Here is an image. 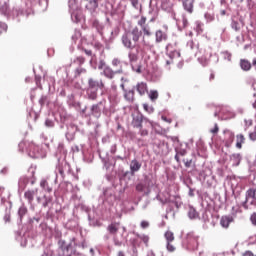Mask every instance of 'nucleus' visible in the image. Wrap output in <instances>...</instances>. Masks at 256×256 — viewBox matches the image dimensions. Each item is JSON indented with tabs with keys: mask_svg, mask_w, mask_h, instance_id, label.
Segmentation results:
<instances>
[{
	"mask_svg": "<svg viewBox=\"0 0 256 256\" xmlns=\"http://www.w3.org/2000/svg\"><path fill=\"white\" fill-rule=\"evenodd\" d=\"M137 25L139 27H134L132 30L125 32L121 37L122 45L125 49H129L128 52V59L129 63L131 65L132 71L134 73H138V75H141L143 73L141 64H137V61H139V51H133L135 49L137 43H139V40L142 38V45L146 49H153V42L147 40L145 37H151L153 35V32L151 31V26L147 23V17L141 16L140 19L137 21Z\"/></svg>",
	"mask_w": 256,
	"mask_h": 256,
	"instance_id": "1",
	"label": "nucleus"
},
{
	"mask_svg": "<svg viewBox=\"0 0 256 256\" xmlns=\"http://www.w3.org/2000/svg\"><path fill=\"white\" fill-rule=\"evenodd\" d=\"M55 175L56 178L54 180V183H57V178L59 177V175L63 179H67V177H69L70 179H74L75 181L79 179V177L75 175V173H73V169H71V164H69V162H67V160L65 159H58V163L55 169Z\"/></svg>",
	"mask_w": 256,
	"mask_h": 256,
	"instance_id": "2",
	"label": "nucleus"
},
{
	"mask_svg": "<svg viewBox=\"0 0 256 256\" xmlns=\"http://www.w3.org/2000/svg\"><path fill=\"white\" fill-rule=\"evenodd\" d=\"M99 89H105V82L103 80H97L93 77L88 78V85L86 95L90 101H97L99 97Z\"/></svg>",
	"mask_w": 256,
	"mask_h": 256,
	"instance_id": "3",
	"label": "nucleus"
},
{
	"mask_svg": "<svg viewBox=\"0 0 256 256\" xmlns=\"http://www.w3.org/2000/svg\"><path fill=\"white\" fill-rule=\"evenodd\" d=\"M1 13L4 15V17H7V19H15V17H21V15H26V17H29L31 15V8H23V7H15L13 10L9 9V4L7 2H4V5L1 8Z\"/></svg>",
	"mask_w": 256,
	"mask_h": 256,
	"instance_id": "4",
	"label": "nucleus"
},
{
	"mask_svg": "<svg viewBox=\"0 0 256 256\" xmlns=\"http://www.w3.org/2000/svg\"><path fill=\"white\" fill-rule=\"evenodd\" d=\"M200 236L195 232H188L182 239V247L187 251H197L199 249Z\"/></svg>",
	"mask_w": 256,
	"mask_h": 256,
	"instance_id": "5",
	"label": "nucleus"
},
{
	"mask_svg": "<svg viewBox=\"0 0 256 256\" xmlns=\"http://www.w3.org/2000/svg\"><path fill=\"white\" fill-rule=\"evenodd\" d=\"M73 242H75V238H72L69 244L65 243V240L59 241L58 248V256H79L81 253L77 252L75 248H73Z\"/></svg>",
	"mask_w": 256,
	"mask_h": 256,
	"instance_id": "6",
	"label": "nucleus"
},
{
	"mask_svg": "<svg viewBox=\"0 0 256 256\" xmlns=\"http://www.w3.org/2000/svg\"><path fill=\"white\" fill-rule=\"evenodd\" d=\"M106 105H107V100L105 99H102L98 103L93 104L90 107V115L92 117H95L96 119H99V117H101L102 111H105Z\"/></svg>",
	"mask_w": 256,
	"mask_h": 256,
	"instance_id": "7",
	"label": "nucleus"
},
{
	"mask_svg": "<svg viewBox=\"0 0 256 256\" xmlns=\"http://www.w3.org/2000/svg\"><path fill=\"white\" fill-rule=\"evenodd\" d=\"M143 121H146V123H149V125H152L151 121L149 119L145 118L141 112H135L132 113V122L131 125L135 129L141 128L143 126Z\"/></svg>",
	"mask_w": 256,
	"mask_h": 256,
	"instance_id": "8",
	"label": "nucleus"
},
{
	"mask_svg": "<svg viewBox=\"0 0 256 256\" xmlns=\"http://www.w3.org/2000/svg\"><path fill=\"white\" fill-rule=\"evenodd\" d=\"M28 155L32 157V159H40V157H45V151L41 146L31 143L29 146Z\"/></svg>",
	"mask_w": 256,
	"mask_h": 256,
	"instance_id": "9",
	"label": "nucleus"
},
{
	"mask_svg": "<svg viewBox=\"0 0 256 256\" xmlns=\"http://www.w3.org/2000/svg\"><path fill=\"white\" fill-rule=\"evenodd\" d=\"M59 191L61 195H65V193H79V187L73 186L70 182L63 181L59 184Z\"/></svg>",
	"mask_w": 256,
	"mask_h": 256,
	"instance_id": "10",
	"label": "nucleus"
},
{
	"mask_svg": "<svg viewBox=\"0 0 256 256\" xmlns=\"http://www.w3.org/2000/svg\"><path fill=\"white\" fill-rule=\"evenodd\" d=\"M164 29L165 31L161 29L156 30L155 32L156 43H163V41H167V39H169V34L167 33V30L169 29V27H167V25H164Z\"/></svg>",
	"mask_w": 256,
	"mask_h": 256,
	"instance_id": "11",
	"label": "nucleus"
},
{
	"mask_svg": "<svg viewBox=\"0 0 256 256\" xmlns=\"http://www.w3.org/2000/svg\"><path fill=\"white\" fill-rule=\"evenodd\" d=\"M171 17L172 19H174V21H177L179 31H183V29H187V27H189V20L187 19V16L185 14L182 15L181 21H178L175 12L171 13Z\"/></svg>",
	"mask_w": 256,
	"mask_h": 256,
	"instance_id": "12",
	"label": "nucleus"
},
{
	"mask_svg": "<svg viewBox=\"0 0 256 256\" xmlns=\"http://www.w3.org/2000/svg\"><path fill=\"white\" fill-rule=\"evenodd\" d=\"M166 55L169 57V59H177L181 57V52L177 50L174 44H168L166 46Z\"/></svg>",
	"mask_w": 256,
	"mask_h": 256,
	"instance_id": "13",
	"label": "nucleus"
},
{
	"mask_svg": "<svg viewBox=\"0 0 256 256\" xmlns=\"http://www.w3.org/2000/svg\"><path fill=\"white\" fill-rule=\"evenodd\" d=\"M224 134V145L225 147H231L233 145V141H235V133L229 129H225L223 131Z\"/></svg>",
	"mask_w": 256,
	"mask_h": 256,
	"instance_id": "14",
	"label": "nucleus"
},
{
	"mask_svg": "<svg viewBox=\"0 0 256 256\" xmlns=\"http://www.w3.org/2000/svg\"><path fill=\"white\" fill-rule=\"evenodd\" d=\"M117 73H123L122 70L120 71H115L113 70V68H111L110 66H106L102 72L100 73V75H103L104 77H106V79H114L115 75H117Z\"/></svg>",
	"mask_w": 256,
	"mask_h": 256,
	"instance_id": "15",
	"label": "nucleus"
},
{
	"mask_svg": "<svg viewBox=\"0 0 256 256\" xmlns=\"http://www.w3.org/2000/svg\"><path fill=\"white\" fill-rule=\"evenodd\" d=\"M182 7L186 13L189 15H193V11H195V1L194 0H183Z\"/></svg>",
	"mask_w": 256,
	"mask_h": 256,
	"instance_id": "16",
	"label": "nucleus"
},
{
	"mask_svg": "<svg viewBox=\"0 0 256 256\" xmlns=\"http://www.w3.org/2000/svg\"><path fill=\"white\" fill-rule=\"evenodd\" d=\"M243 161V156L239 153H234L229 156V162L232 167H239Z\"/></svg>",
	"mask_w": 256,
	"mask_h": 256,
	"instance_id": "17",
	"label": "nucleus"
},
{
	"mask_svg": "<svg viewBox=\"0 0 256 256\" xmlns=\"http://www.w3.org/2000/svg\"><path fill=\"white\" fill-rule=\"evenodd\" d=\"M77 132V127L75 124H69L67 126L66 139L67 141H73L75 139V133Z\"/></svg>",
	"mask_w": 256,
	"mask_h": 256,
	"instance_id": "18",
	"label": "nucleus"
},
{
	"mask_svg": "<svg viewBox=\"0 0 256 256\" xmlns=\"http://www.w3.org/2000/svg\"><path fill=\"white\" fill-rule=\"evenodd\" d=\"M134 89H136L137 93L143 97V95H145V93H148L149 88L147 86V83L145 82H138L136 84V86L134 87Z\"/></svg>",
	"mask_w": 256,
	"mask_h": 256,
	"instance_id": "19",
	"label": "nucleus"
},
{
	"mask_svg": "<svg viewBox=\"0 0 256 256\" xmlns=\"http://www.w3.org/2000/svg\"><path fill=\"white\" fill-rule=\"evenodd\" d=\"M142 165L143 164L141 162H139V160L133 159L130 162V173H131V175H135L137 172H139L141 170Z\"/></svg>",
	"mask_w": 256,
	"mask_h": 256,
	"instance_id": "20",
	"label": "nucleus"
},
{
	"mask_svg": "<svg viewBox=\"0 0 256 256\" xmlns=\"http://www.w3.org/2000/svg\"><path fill=\"white\" fill-rule=\"evenodd\" d=\"M231 223H233V216H222L220 218V225L223 229H229Z\"/></svg>",
	"mask_w": 256,
	"mask_h": 256,
	"instance_id": "21",
	"label": "nucleus"
},
{
	"mask_svg": "<svg viewBox=\"0 0 256 256\" xmlns=\"http://www.w3.org/2000/svg\"><path fill=\"white\" fill-rule=\"evenodd\" d=\"M230 26H231V29H233L234 31H236V33H238V31H241V29H243V20L232 18Z\"/></svg>",
	"mask_w": 256,
	"mask_h": 256,
	"instance_id": "22",
	"label": "nucleus"
},
{
	"mask_svg": "<svg viewBox=\"0 0 256 256\" xmlns=\"http://www.w3.org/2000/svg\"><path fill=\"white\" fill-rule=\"evenodd\" d=\"M124 99L127 101V103H135V90H125Z\"/></svg>",
	"mask_w": 256,
	"mask_h": 256,
	"instance_id": "23",
	"label": "nucleus"
},
{
	"mask_svg": "<svg viewBox=\"0 0 256 256\" xmlns=\"http://www.w3.org/2000/svg\"><path fill=\"white\" fill-rule=\"evenodd\" d=\"M121 224L119 222H112L107 226V231L110 235H117V231H119Z\"/></svg>",
	"mask_w": 256,
	"mask_h": 256,
	"instance_id": "24",
	"label": "nucleus"
},
{
	"mask_svg": "<svg viewBox=\"0 0 256 256\" xmlns=\"http://www.w3.org/2000/svg\"><path fill=\"white\" fill-rule=\"evenodd\" d=\"M37 189L35 190H28L24 193V198L27 199L29 205H31L35 199V196L37 195Z\"/></svg>",
	"mask_w": 256,
	"mask_h": 256,
	"instance_id": "25",
	"label": "nucleus"
},
{
	"mask_svg": "<svg viewBox=\"0 0 256 256\" xmlns=\"http://www.w3.org/2000/svg\"><path fill=\"white\" fill-rule=\"evenodd\" d=\"M239 65H240V69L245 72H248L252 69L251 61L247 59H240Z\"/></svg>",
	"mask_w": 256,
	"mask_h": 256,
	"instance_id": "26",
	"label": "nucleus"
},
{
	"mask_svg": "<svg viewBox=\"0 0 256 256\" xmlns=\"http://www.w3.org/2000/svg\"><path fill=\"white\" fill-rule=\"evenodd\" d=\"M97 7H99V0H90L86 5V9L92 14L97 11Z\"/></svg>",
	"mask_w": 256,
	"mask_h": 256,
	"instance_id": "27",
	"label": "nucleus"
},
{
	"mask_svg": "<svg viewBox=\"0 0 256 256\" xmlns=\"http://www.w3.org/2000/svg\"><path fill=\"white\" fill-rule=\"evenodd\" d=\"M245 135L242 133L236 135V149H243V145H245Z\"/></svg>",
	"mask_w": 256,
	"mask_h": 256,
	"instance_id": "28",
	"label": "nucleus"
},
{
	"mask_svg": "<svg viewBox=\"0 0 256 256\" xmlns=\"http://www.w3.org/2000/svg\"><path fill=\"white\" fill-rule=\"evenodd\" d=\"M28 183H29V178L27 176L20 177L18 181L19 191H25V187H27Z\"/></svg>",
	"mask_w": 256,
	"mask_h": 256,
	"instance_id": "29",
	"label": "nucleus"
},
{
	"mask_svg": "<svg viewBox=\"0 0 256 256\" xmlns=\"http://www.w3.org/2000/svg\"><path fill=\"white\" fill-rule=\"evenodd\" d=\"M38 203H41L42 207H49L50 203L53 201V198L43 196V198H37Z\"/></svg>",
	"mask_w": 256,
	"mask_h": 256,
	"instance_id": "30",
	"label": "nucleus"
},
{
	"mask_svg": "<svg viewBox=\"0 0 256 256\" xmlns=\"http://www.w3.org/2000/svg\"><path fill=\"white\" fill-rule=\"evenodd\" d=\"M195 27H194V31L196 32L197 35H202L203 31H205V29L203 27H205V24H203V22L197 20L195 21Z\"/></svg>",
	"mask_w": 256,
	"mask_h": 256,
	"instance_id": "31",
	"label": "nucleus"
},
{
	"mask_svg": "<svg viewBox=\"0 0 256 256\" xmlns=\"http://www.w3.org/2000/svg\"><path fill=\"white\" fill-rule=\"evenodd\" d=\"M92 26L100 35H103V29H105L103 23L99 22V20H93Z\"/></svg>",
	"mask_w": 256,
	"mask_h": 256,
	"instance_id": "32",
	"label": "nucleus"
},
{
	"mask_svg": "<svg viewBox=\"0 0 256 256\" xmlns=\"http://www.w3.org/2000/svg\"><path fill=\"white\" fill-rule=\"evenodd\" d=\"M186 47L190 49V51H192L193 53H197V51H199V44L195 43V41L193 40H189L186 43Z\"/></svg>",
	"mask_w": 256,
	"mask_h": 256,
	"instance_id": "33",
	"label": "nucleus"
},
{
	"mask_svg": "<svg viewBox=\"0 0 256 256\" xmlns=\"http://www.w3.org/2000/svg\"><path fill=\"white\" fill-rule=\"evenodd\" d=\"M188 217L189 219H199V212L193 206H189Z\"/></svg>",
	"mask_w": 256,
	"mask_h": 256,
	"instance_id": "34",
	"label": "nucleus"
},
{
	"mask_svg": "<svg viewBox=\"0 0 256 256\" xmlns=\"http://www.w3.org/2000/svg\"><path fill=\"white\" fill-rule=\"evenodd\" d=\"M40 187L44 190L47 191V193H51L53 191V187L49 186V182H47L46 179H42L40 181Z\"/></svg>",
	"mask_w": 256,
	"mask_h": 256,
	"instance_id": "35",
	"label": "nucleus"
},
{
	"mask_svg": "<svg viewBox=\"0 0 256 256\" xmlns=\"http://www.w3.org/2000/svg\"><path fill=\"white\" fill-rule=\"evenodd\" d=\"M164 237H165L166 243H173V241H175V234L170 230L165 232Z\"/></svg>",
	"mask_w": 256,
	"mask_h": 256,
	"instance_id": "36",
	"label": "nucleus"
},
{
	"mask_svg": "<svg viewBox=\"0 0 256 256\" xmlns=\"http://www.w3.org/2000/svg\"><path fill=\"white\" fill-rule=\"evenodd\" d=\"M146 189H149V186L145 182H140L136 185V191H138V193H144Z\"/></svg>",
	"mask_w": 256,
	"mask_h": 256,
	"instance_id": "37",
	"label": "nucleus"
},
{
	"mask_svg": "<svg viewBox=\"0 0 256 256\" xmlns=\"http://www.w3.org/2000/svg\"><path fill=\"white\" fill-rule=\"evenodd\" d=\"M9 207L6 208V214L4 215L3 220L5 223H11V203H8Z\"/></svg>",
	"mask_w": 256,
	"mask_h": 256,
	"instance_id": "38",
	"label": "nucleus"
},
{
	"mask_svg": "<svg viewBox=\"0 0 256 256\" xmlns=\"http://www.w3.org/2000/svg\"><path fill=\"white\" fill-rule=\"evenodd\" d=\"M161 7L164 9V11H171L173 4L169 0H163Z\"/></svg>",
	"mask_w": 256,
	"mask_h": 256,
	"instance_id": "39",
	"label": "nucleus"
},
{
	"mask_svg": "<svg viewBox=\"0 0 256 256\" xmlns=\"http://www.w3.org/2000/svg\"><path fill=\"white\" fill-rule=\"evenodd\" d=\"M148 97L151 101L155 102L159 99V92L157 90H150Z\"/></svg>",
	"mask_w": 256,
	"mask_h": 256,
	"instance_id": "40",
	"label": "nucleus"
},
{
	"mask_svg": "<svg viewBox=\"0 0 256 256\" xmlns=\"http://www.w3.org/2000/svg\"><path fill=\"white\" fill-rule=\"evenodd\" d=\"M27 211L28 210L25 204H22V206H20V208L18 209V216L20 217V220L23 219L25 215H27Z\"/></svg>",
	"mask_w": 256,
	"mask_h": 256,
	"instance_id": "41",
	"label": "nucleus"
},
{
	"mask_svg": "<svg viewBox=\"0 0 256 256\" xmlns=\"http://www.w3.org/2000/svg\"><path fill=\"white\" fill-rule=\"evenodd\" d=\"M121 29H119V26H116L111 31L110 41H113L116 37L119 36Z\"/></svg>",
	"mask_w": 256,
	"mask_h": 256,
	"instance_id": "42",
	"label": "nucleus"
},
{
	"mask_svg": "<svg viewBox=\"0 0 256 256\" xmlns=\"http://www.w3.org/2000/svg\"><path fill=\"white\" fill-rule=\"evenodd\" d=\"M71 19L74 23H79L81 21V15L73 10L71 12Z\"/></svg>",
	"mask_w": 256,
	"mask_h": 256,
	"instance_id": "43",
	"label": "nucleus"
},
{
	"mask_svg": "<svg viewBox=\"0 0 256 256\" xmlns=\"http://www.w3.org/2000/svg\"><path fill=\"white\" fill-rule=\"evenodd\" d=\"M204 19H205L206 22H208V23H213V21H215V14L206 12V13L204 14Z\"/></svg>",
	"mask_w": 256,
	"mask_h": 256,
	"instance_id": "44",
	"label": "nucleus"
},
{
	"mask_svg": "<svg viewBox=\"0 0 256 256\" xmlns=\"http://www.w3.org/2000/svg\"><path fill=\"white\" fill-rule=\"evenodd\" d=\"M138 239H141L146 247H149V235L145 234H138L137 235Z\"/></svg>",
	"mask_w": 256,
	"mask_h": 256,
	"instance_id": "45",
	"label": "nucleus"
},
{
	"mask_svg": "<svg viewBox=\"0 0 256 256\" xmlns=\"http://www.w3.org/2000/svg\"><path fill=\"white\" fill-rule=\"evenodd\" d=\"M221 55L225 61H231V59L233 57V54H231V52H229V51H222Z\"/></svg>",
	"mask_w": 256,
	"mask_h": 256,
	"instance_id": "46",
	"label": "nucleus"
},
{
	"mask_svg": "<svg viewBox=\"0 0 256 256\" xmlns=\"http://www.w3.org/2000/svg\"><path fill=\"white\" fill-rule=\"evenodd\" d=\"M166 249L168 253H175L177 248L173 245V242H166Z\"/></svg>",
	"mask_w": 256,
	"mask_h": 256,
	"instance_id": "47",
	"label": "nucleus"
},
{
	"mask_svg": "<svg viewBox=\"0 0 256 256\" xmlns=\"http://www.w3.org/2000/svg\"><path fill=\"white\" fill-rule=\"evenodd\" d=\"M39 105L41 107H45V105H49V98L47 96H41L39 99Z\"/></svg>",
	"mask_w": 256,
	"mask_h": 256,
	"instance_id": "48",
	"label": "nucleus"
},
{
	"mask_svg": "<svg viewBox=\"0 0 256 256\" xmlns=\"http://www.w3.org/2000/svg\"><path fill=\"white\" fill-rule=\"evenodd\" d=\"M175 153H177V155H179L180 157H185V155H187V150L183 149V148L176 147Z\"/></svg>",
	"mask_w": 256,
	"mask_h": 256,
	"instance_id": "49",
	"label": "nucleus"
},
{
	"mask_svg": "<svg viewBox=\"0 0 256 256\" xmlns=\"http://www.w3.org/2000/svg\"><path fill=\"white\" fill-rule=\"evenodd\" d=\"M78 39H81V31L75 30L74 35H72L73 43H77Z\"/></svg>",
	"mask_w": 256,
	"mask_h": 256,
	"instance_id": "50",
	"label": "nucleus"
},
{
	"mask_svg": "<svg viewBox=\"0 0 256 256\" xmlns=\"http://www.w3.org/2000/svg\"><path fill=\"white\" fill-rule=\"evenodd\" d=\"M87 73V69L83 68V67H78L76 70H75V77H79V75H83Z\"/></svg>",
	"mask_w": 256,
	"mask_h": 256,
	"instance_id": "51",
	"label": "nucleus"
},
{
	"mask_svg": "<svg viewBox=\"0 0 256 256\" xmlns=\"http://www.w3.org/2000/svg\"><path fill=\"white\" fill-rule=\"evenodd\" d=\"M68 6L71 11H75L77 9V1L76 0H69Z\"/></svg>",
	"mask_w": 256,
	"mask_h": 256,
	"instance_id": "52",
	"label": "nucleus"
},
{
	"mask_svg": "<svg viewBox=\"0 0 256 256\" xmlns=\"http://www.w3.org/2000/svg\"><path fill=\"white\" fill-rule=\"evenodd\" d=\"M55 252L51 248H45L41 256H54Z\"/></svg>",
	"mask_w": 256,
	"mask_h": 256,
	"instance_id": "53",
	"label": "nucleus"
},
{
	"mask_svg": "<svg viewBox=\"0 0 256 256\" xmlns=\"http://www.w3.org/2000/svg\"><path fill=\"white\" fill-rule=\"evenodd\" d=\"M74 63H76V65H83L85 63V57L83 56H78L76 57V59L74 60Z\"/></svg>",
	"mask_w": 256,
	"mask_h": 256,
	"instance_id": "54",
	"label": "nucleus"
},
{
	"mask_svg": "<svg viewBox=\"0 0 256 256\" xmlns=\"http://www.w3.org/2000/svg\"><path fill=\"white\" fill-rule=\"evenodd\" d=\"M105 67H108L107 63L103 59H100L98 62L99 71H103L105 69Z\"/></svg>",
	"mask_w": 256,
	"mask_h": 256,
	"instance_id": "55",
	"label": "nucleus"
},
{
	"mask_svg": "<svg viewBox=\"0 0 256 256\" xmlns=\"http://www.w3.org/2000/svg\"><path fill=\"white\" fill-rule=\"evenodd\" d=\"M198 61L203 65V67H207V65H209V58L200 57L198 58Z\"/></svg>",
	"mask_w": 256,
	"mask_h": 256,
	"instance_id": "56",
	"label": "nucleus"
},
{
	"mask_svg": "<svg viewBox=\"0 0 256 256\" xmlns=\"http://www.w3.org/2000/svg\"><path fill=\"white\" fill-rule=\"evenodd\" d=\"M139 129V135L141 137H147V135H149V130L143 128V126H141V128H138Z\"/></svg>",
	"mask_w": 256,
	"mask_h": 256,
	"instance_id": "57",
	"label": "nucleus"
},
{
	"mask_svg": "<svg viewBox=\"0 0 256 256\" xmlns=\"http://www.w3.org/2000/svg\"><path fill=\"white\" fill-rule=\"evenodd\" d=\"M143 109L146 110L147 113H153L155 111V108L149 106V104H143Z\"/></svg>",
	"mask_w": 256,
	"mask_h": 256,
	"instance_id": "58",
	"label": "nucleus"
},
{
	"mask_svg": "<svg viewBox=\"0 0 256 256\" xmlns=\"http://www.w3.org/2000/svg\"><path fill=\"white\" fill-rule=\"evenodd\" d=\"M245 126H244V130L247 131L249 129V127H251V125H253V120L251 119H245L244 120Z\"/></svg>",
	"mask_w": 256,
	"mask_h": 256,
	"instance_id": "59",
	"label": "nucleus"
},
{
	"mask_svg": "<svg viewBox=\"0 0 256 256\" xmlns=\"http://www.w3.org/2000/svg\"><path fill=\"white\" fill-rule=\"evenodd\" d=\"M250 223L251 225H253V227H256V212H253L250 215Z\"/></svg>",
	"mask_w": 256,
	"mask_h": 256,
	"instance_id": "60",
	"label": "nucleus"
},
{
	"mask_svg": "<svg viewBox=\"0 0 256 256\" xmlns=\"http://www.w3.org/2000/svg\"><path fill=\"white\" fill-rule=\"evenodd\" d=\"M72 245L74 248L81 247L82 249H85L87 247V242L83 241L81 244H77L75 241L72 242Z\"/></svg>",
	"mask_w": 256,
	"mask_h": 256,
	"instance_id": "61",
	"label": "nucleus"
},
{
	"mask_svg": "<svg viewBox=\"0 0 256 256\" xmlns=\"http://www.w3.org/2000/svg\"><path fill=\"white\" fill-rule=\"evenodd\" d=\"M94 49H96L97 51H102L103 53V45L101 44V42H95Z\"/></svg>",
	"mask_w": 256,
	"mask_h": 256,
	"instance_id": "62",
	"label": "nucleus"
},
{
	"mask_svg": "<svg viewBox=\"0 0 256 256\" xmlns=\"http://www.w3.org/2000/svg\"><path fill=\"white\" fill-rule=\"evenodd\" d=\"M140 227H141V229H148V227H149V221H147V220L142 221V222L140 223Z\"/></svg>",
	"mask_w": 256,
	"mask_h": 256,
	"instance_id": "63",
	"label": "nucleus"
},
{
	"mask_svg": "<svg viewBox=\"0 0 256 256\" xmlns=\"http://www.w3.org/2000/svg\"><path fill=\"white\" fill-rule=\"evenodd\" d=\"M134 9H139V0H129Z\"/></svg>",
	"mask_w": 256,
	"mask_h": 256,
	"instance_id": "64",
	"label": "nucleus"
}]
</instances>
